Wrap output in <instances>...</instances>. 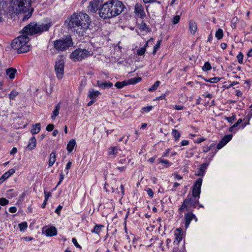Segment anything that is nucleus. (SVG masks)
Masks as SVG:
<instances>
[{"label": "nucleus", "instance_id": "obj_52", "mask_svg": "<svg viewBox=\"0 0 252 252\" xmlns=\"http://www.w3.org/2000/svg\"><path fill=\"white\" fill-rule=\"evenodd\" d=\"M170 151V149H166L163 153V154H162V157H168V154L169 153Z\"/></svg>", "mask_w": 252, "mask_h": 252}, {"label": "nucleus", "instance_id": "obj_62", "mask_svg": "<svg viewBox=\"0 0 252 252\" xmlns=\"http://www.w3.org/2000/svg\"><path fill=\"white\" fill-rule=\"evenodd\" d=\"M117 169H118L121 172H123L125 170L126 167L125 166L118 167Z\"/></svg>", "mask_w": 252, "mask_h": 252}, {"label": "nucleus", "instance_id": "obj_50", "mask_svg": "<svg viewBox=\"0 0 252 252\" xmlns=\"http://www.w3.org/2000/svg\"><path fill=\"white\" fill-rule=\"evenodd\" d=\"M147 192L148 194L151 197H152L154 195V192L151 189H148L147 190Z\"/></svg>", "mask_w": 252, "mask_h": 252}, {"label": "nucleus", "instance_id": "obj_41", "mask_svg": "<svg viewBox=\"0 0 252 252\" xmlns=\"http://www.w3.org/2000/svg\"><path fill=\"white\" fill-rule=\"evenodd\" d=\"M220 80V78L219 77H213L210 78L206 80V82L212 83H215L218 82Z\"/></svg>", "mask_w": 252, "mask_h": 252}, {"label": "nucleus", "instance_id": "obj_40", "mask_svg": "<svg viewBox=\"0 0 252 252\" xmlns=\"http://www.w3.org/2000/svg\"><path fill=\"white\" fill-rule=\"evenodd\" d=\"M160 43H161V40H158V41L157 43L154 46V49H153V55H155L156 54L157 51L158 50V49L160 46Z\"/></svg>", "mask_w": 252, "mask_h": 252}, {"label": "nucleus", "instance_id": "obj_22", "mask_svg": "<svg viewBox=\"0 0 252 252\" xmlns=\"http://www.w3.org/2000/svg\"><path fill=\"white\" fill-rule=\"evenodd\" d=\"M153 38L150 39L148 41H147L146 44L144 45V46L138 49L137 51V54L138 56H142L143 55L145 52H146V48L148 45V43L150 42L151 41H153Z\"/></svg>", "mask_w": 252, "mask_h": 252}, {"label": "nucleus", "instance_id": "obj_24", "mask_svg": "<svg viewBox=\"0 0 252 252\" xmlns=\"http://www.w3.org/2000/svg\"><path fill=\"white\" fill-rule=\"evenodd\" d=\"M40 124L37 123L32 126L31 132L32 134H35L39 132V131H40Z\"/></svg>", "mask_w": 252, "mask_h": 252}, {"label": "nucleus", "instance_id": "obj_23", "mask_svg": "<svg viewBox=\"0 0 252 252\" xmlns=\"http://www.w3.org/2000/svg\"><path fill=\"white\" fill-rule=\"evenodd\" d=\"M17 72V70L14 68H9L6 69V73L9 78L13 79L15 78V73Z\"/></svg>", "mask_w": 252, "mask_h": 252}, {"label": "nucleus", "instance_id": "obj_39", "mask_svg": "<svg viewBox=\"0 0 252 252\" xmlns=\"http://www.w3.org/2000/svg\"><path fill=\"white\" fill-rule=\"evenodd\" d=\"M243 54L242 52H239L238 55L237 56V59L238 60V62L240 64L243 63Z\"/></svg>", "mask_w": 252, "mask_h": 252}, {"label": "nucleus", "instance_id": "obj_56", "mask_svg": "<svg viewBox=\"0 0 252 252\" xmlns=\"http://www.w3.org/2000/svg\"><path fill=\"white\" fill-rule=\"evenodd\" d=\"M10 213H15L17 211V208L15 207H11L9 209Z\"/></svg>", "mask_w": 252, "mask_h": 252}, {"label": "nucleus", "instance_id": "obj_55", "mask_svg": "<svg viewBox=\"0 0 252 252\" xmlns=\"http://www.w3.org/2000/svg\"><path fill=\"white\" fill-rule=\"evenodd\" d=\"M45 194V200L47 201L48 198L51 196V193L50 192H44Z\"/></svg>", "mask_w": 252, "mask_h": 252}, {"label": "nucleus", "instance_id": "obj_57", "mask_svg": "<svg viewBox=\"0 0 252 252\" xmlns=\"http://www.w3.org/2000/svg\"><path fill=\"white\" fill-rule=\"evenodd\" d=\"M120 191L121 192V195L123 196L125 194V190L124 187L123 185H121L120 186Z\"/></svg>", "mask_w": 252, "mask_h": 252}, {"label": "nucleus", "instance_id": "obj_32", "mask_svg": "<svg viewBox=\"0 0 252 252\" xmlns=\"http://www.w3.org/2000/svg\"><path fill=\"white\" fill-rule=\"evenodd\" d=\"M223 36V31L221 29H219L216 32L215 36L218 39H221Z\"/></svg>", "mask_w": 252, "mask_h": 252}, {"label": "nucleus", "instance_id": "obj_21", "mask_svg": "<svg viewBox=\"0 0 252 252\" xmlns=\"http://www.w3.org/2000/svg\"><path fill=\"white\" fill-rule=\"evenodd\" d=\"M100 94V93L98 91L94 89H91L89 91L88 96L92 99H94Z\"/></svg>", "mask_w": 252, "mask_h": 252}, {"label": "nucleus", "instance_id": "obj_47", "mask_svg": "<svg viewBox=\"0 0 252 252\" xmlns=\"http://www.w3.org/2000/svg\"><path fill=\"white\" fill-rule=\"evenodd\" d=\"M72 242L77 248H79L80 249L81 248V246L78 243L77 240L75 238H73L72 239Z\"/></svg>", "mask_w": 252, "mask_h": 252}, {"label": "nucleus", "instance_id": "obj_49", "mask_svg": "<svg viewBox=\"0 0 252 252\" xmlns=\"http://www.w3.org/2000/svg\"><path fill=\"white\" fill-rule=\"evenodd\" d=\"M153 107L152 106H148L142 108V110L145 112H149L152 109Z\"/></svg>", "mask_w": 252, "mask_h": 252}, {"label": "nucleus", "instance_id": "obj_28", "mask_svg": "<svg viewBox=\"0 0 252 252\" xmlns=\"http://www.w3.org/2000/svg\"><path fill=\"white\" fill-rule=\"evenodd\" d=\"M118 152V149L116 147H111L108 149V153L109 156L115 157Z\"/></svg>", "mask_w": 252, "mask_h": 252}, {"label": "nucleus", "instance_id": "obj_59", "mask_svg": "<svg viewBox=\"0 0 252 252\" xmlns=\"http://www.w3.org/2000/svg\"><path fill=\"white\" fill-rule=\"evenodd\" d=\"M17 148H15V147H14L11 150V151L10 152V154H11V155H13V154H16L17 153Z\"/></svg>", "mask_w": 252, "mask_h": 252}, {"label": "nucleus", "instance_id": "obj_44", "mask_svg": "<svg viewBox=\"0 0 252 252\" xmlns=\"http://www.w3.org/2000/svg\"><path fill=\"white\" fill-rule=\"evenodd\" d=\"M180 20V16L176 15L174 16L172 19V23L174 25H176L178 23Z\"/></svg>", "mask_w": 252, "mask_h": 252}, {"label": "nucleus", "instance_id": "obj_19", "mask_svg": "<svg viewBox=\"0 0 252 252\" xmlns=\"http://www.w3.org/2000/svg\"><path fill=\"white\" fill-rule=\"evenodd\" d=\"M175 239L174 243L177 241V244H179L183 238V233L181 228H177L174 231Z\"/></svg>", "mask_w": 252, "mask_h": 252}, {"label": "nucleus", "instance_id": "obj_5", "mask_svg": "<svg viewBox=\"0 0 252 252\" xmlns=\"http://www.w3.org/2000/svg\"><path fill=\"white\" fill-rule=\"evenodd\" d=\"M199 203V198L193 196H188L184 200L181 206L179 208V214L181 216H183V211H192Z\"/></svg>", "mask_w": 252, "mask_h": 252}, {"label": "nucleus", "instance_id": "obj_38", "mask_svg": "<svg viewBox=\"0 0 252 252\" xmlns=\"http://www.w3.org/2000/svg\"><path fill=\"white\" fill-rule=\"evenodd\" d=\"M141 80V78L140 77L132 78L127 81V85L135 84L137 83H138V82L140 81Z\"/></svg>", "mask_w": 252, "mask_h": 252}, {"label": "nucleus", "instance_id": "obj_61", "mask_svg": "<svg viewBox=\"0 0 252 252\" xmlns=\"http://www.w3.org/2000/svg\"><path fill=\"white\" fill-rule=\"evenodd\" d=\"M23 239L26 241H31L33 239V238L32 237H25L23 238Z\"/></svg>", "mask_w": 252, "mask_h": 252}, {"label": "nucleus", "instance_id": "obj_48", "mask_svg": "<svg viewBox=\"0 0 252 252\" xmlns=\"http://www.w3.org/2000/svg\"><path fill=\"white\" fill-rule=\"evenodd\" d=\"M225 119L227 120L228 121V122H229V123H233V121L235 119V116H232L230 117H226Z\"/></svg>", "mask_w": 252, "mask_h": 252}, {"label": "nucleus", "instance_id": "obj_14", "mask_svg": "<svg viewBox=\"0 0 252 252\" xmlns=\"http://www.w3.org/2000/svg\"><path fill=\"white\" fill-rule=\"evenodd\" d=\"M134 12L137 16L141 18L145 17L146 16L143 6L139 3L135 4Z\"/></svg>", "mask_w": 252, "mask_h": 252}, {"label": "nucleus", "instance_id": "obj_4", "mask_svg": "<svg viewBox=\"0 0 252 252\" xmlns=\"http://www.w3.org/2000/svg\"><path fill=\"white\" fill-rule=\"evenodd\" d=\"M29 38L26 35H21L14 39L11 44L13 49L18 51V53H26L31 49L29 44Z\"/></svg>", "mask_w": 252, "mask_h": 252}, {"label": "nucleus", "instance_id": "obj_64", "mask_svg": "<svg viewBox=\"0 0 252 252\" xmlns=\"http://www.w3.org/2000/svg\"><path fill=\"white\" fill-rule=\"evenodd\" d=\"M71 162L70 161H69L66 165V170H68L70 167H71Z\"/></svg>", "mask_w": 252, "mask_h": 252}, {"label": "nucleus", "instance_id": "obj_12", "mask_svg": "<svg viewBox=\"0 0 252 252\" xmlns=\"http://www.w3.org/2000/svg\"><path fill=\"white\" fill-rule=\"evenodd\" d=\"M100 1L99 0H93L90 1L89 5L88 6V11L92 13H95L99 10Z\"/></svg>", "mask_w": 252, "mask_h": 252}, {"label": "nucleus", "instance_id": "obj_16", "mask_svg": "<svg viewBox=\"0 0 252 252\" xmlns=\"http://www.w3.org/2000/svg\"><path fill=\"white\" fill-rule=\"evenodd\" d=\"M97 86L101 89H106L112 87L113 84L109 82L103 80H98L97 81Z\"/></svg>", "mask_w": 252, "mask_h": 252}, {"label": "nucleus", "instance_id": "obj_54", "mask_svg": "<svg viewBox=\"0 0 252 252\" xmlns=\"http://www.w3.org/2000/svg\"><path fill=\"white\" fill-rule=\"evenodd\" d=\"M64 175H63V174L62 173L61 174H60V180L59 181V182L58 183V184H57V186H59V185L61 184V182L63 181V180L64 179Z\"/></svg>", "mask_w": 252, "mask_h": 252}, {"label": "nucleus", "instance_id": "obj_29", "mask_svg": "<svg viewBox=\"0 0 252 252\" xmlns=\"http://www.w3.org/2000/svg\"><path fill=\"white\" fill-rule=\"evenodd\" d=\"M158 163H160L164 164V166L165 168H168L170 166H171L172 163H171L167 159H163L162 158H159L158 159Z\"/></svg>", "mask_w": 252, "mask_h": 252}, {"label": "nucleus", "instance_id": "obj_27", "mask_svg": "<svg viewBox=\"0 0 252 252\" xmlns=\"http://www.w3.org/2000/svg\"><path fill=\"white\" fill-rule=\"evenodd\" d=\"M60 108L61 106L60 104L59 103L55 106V108L52 112V114L51 115L52 119H55L56 117L59 115Z\"/></svg>", "mask_w": 252, "mask_h": 252}, {"label": "nucleus", "instance_id": "obj_36", "mask_svg": "<svg viewBox=\"0 0 252 252\" xmlns=\"http://www.w3.org/2000/svg\"><path fill=\"white\" fill-rule=\"evenodd\" d=\"M212 69V66L209 62H205L204 65L202 67V69L204 71H208Z\"/></svg>", "mask_w": 252, "mask_h": 252}, {"label": "nucleus", "instance_id": "obj_13", "mask_svg": "<svg viewBox=\"0 0 252 252\" xmlns=\"http://www.w3.org/2000/svg\"><path fill=\"white\" fill-rule=\"evenodd\" d=\"M193 219H194L196 222L197 221V218L191 211L185 214V226L186 228L189 227L191 220Z\"/></svg>", "mask_w": 252, "mask_h": 252}, {"label": "nucleus", "instance_id": "obj_35", "mask_svg": "<svg viewBox=\"0 0 252 252\" xmlns=\"http://www.w3.org/2000/svg\"><path fill=\"white\" fill-rule=\"evenodd\" d=\"M19 92L15 90H12L9 94V99L11 100H15V97L19 94Z\"/></svg>", "mask_w": 252, "mask_h": 252}, {"label": "nucleus", "instance_id": "obj_20", "mask_svg": "<svg viewBox=\"0 0 252 252\" xmlns=\"http://www.w3.org/2000/svg\"><path fill=\"white\" fill-rule=\"evenodd\" d=\"M197 29V24L193 21L191 20L189 22V30L190 33L195 34Z\"/></svg>", "mask_w": 252, "mask_h": 252}, {"label": "nucleus", "instance_id": "obj_15", "mask_svg": "<svg viewBox=\"0 0 252 252\" xmlns=\"http://www.w3.org/2000/svg\"><path fill=\"white\" fill-rule=\"evenodd\" d=\"M232 138L231 134L226 135L221 139L217 145L218 149H220L224 146Z\"/></svg>", "mask_w": 252, "mask_h": 252}, {"label": "nucleus", "instance_id": "obj_9", "mask_svg": "<svg viewBox=\"0 0 252 252\" xmlns=\"http://www.w3.org/2000/svg\"><path fill=\"white\" fill-rule=\"evenodd\" d=\"M64 61L61 58L59 59L55 65V70L57 77L59 79H62L64 74Z\"/></svg>", "mask_w": 252, "mask_h": 252}, {"label": "nucleus", "instance_id": "obj_26", "mask_svg": "<svg viewBox=\"0 0 252 252\" xmlns=\"http://www.w3.org/2000/svg\"><path fill=\"white\" fill-rule=\"evenodd\" d=\"M36 140L35 137H32L29 141L28 148L29 150H31L33 149L36 146Z\"/></svg>", "mask_w": 252, "mask_h": 252}, {"label": "nucleus", "instance_id": "obj_37", "mask_svg": "<svg viewBox=\"0 0 252 252\" xmlns=\"http://www.w3.org/2000/svg\"><path fill=\"white\" fill-rule=\"evenodd\" d=\"M172 135L174 137L176 141H177L179 140L181 134L179 132V131L177 129H173L172 131Z\"/></svg>", "mask_w": 252, "mask_h": 252}, {"label": "nucleus", "instance_id": "obj_42", "mask_svg": "<svg viewBox=\"0 0 252 252\" xmlns=\"http://www.w3.org/2000/svg\"><path fill=\"white\" fill-rule=\"evenodd\" d=\"M20 230L23 231L28 227V224L26 222H23L19 224Z\"/></svg>", "mask_w": 252, "mask_h": 252}, {"label": "nucleus", "instance_id": "obj_25", "mask_svg": "<svg viewBox=\"0 0 252 252\" xmlns=\"http://www.w3.org/2000/svg\"><path fill=\"white\" fill-rule=\"evenodd\" d=\"M76 145L75 139H71L69 141L67 145L66 149L69 153H71Z\"/></svg>", "mask_w": 252, "mask_h": 252}, {"label": "nucleus", "instance_id": "obj_6", "mask_svg": "<svg viewBox=\"0 0 252 252\" xmlns=\"http://www.w3.org/2000/svg\"><path fill=\"white\" fill-rule=\"evenodd\" d=\"M50 25L48 24L39 25L34 23H30L23 29V32L28 35L41 33L48 30Z\"/></svg>", "mask_w": 252, "mask_h": 252}, {"label": "nucleus", "instance_id": "obj_1", "mask_svg": "<svg viewBox=\"0 0 252 252\" xmlns=\"http://www.w3.org/2000/svg\"><path fill=\"white\" fill-rule=\"evenodd\" d=\"M91 20L86 13L79 12L73 14L69 19L68 24L71 31L82 35L89 27Z\"/></svg>", "mask_w": 252, "mask_h": 252}, {"label": "nucleus", "instance_id": "obj_17", "mask_svg": "<svg viewBox=\"0 0 252 252\" xmlns=\"http://www.w3.org/2000/svg\"><path fill=\"white\" fill-rule=\"evenodd\" d=\"M208 163H204L200 165L196 175L198 176H203L205 174V172L207 169Z\"/></svg>", "mask_w": 252, "mask_h": 252}, {"label": "nucleus", "instance_id": "obj_46", "mask_svg": "<svg viewBox=\"0 0 252 252\" xmlns=\"http://www.w3.org/2000/svg\"><path fill=\"white\" fill-rule=\"evenodd\" d=\"M54 125L53 124H49L47 126L46 129L48 131H51L54 129Z\"/></svg>", "mask_w": 252, "mask_h": 252}, {"label": "nucleus", "instance_id": "obj_8", "mask_svg": "<svg viewBox=\"0 0 252 252\" xmlns=\"http://www.w3.org/2000/svg\"><path fill=\"white\" fill-rule=\"evenodd\" d=\"M90 55V52L86 49H78L70 55V58L73 61H80Z\"/></svg>", "mask_w": 252, "mask_h": 252}, {"label": "nucleus", "instance_id": "obj_18", "mask_svg": "<svg viewBox=\"0 0 252 252\" xmlns=\"http://www.w3.org/2000/svg\"><path fill=\"white\" fill-rule=\"evenodd\" d=\"M15 172L14 169L11 168L8 171L4 173L0 178V184L2 183L5 180L8 178L10 176H11L12 174H13Z\"/></svg>", "mask_w": 252, "mask_h": 252}, {"label": "nucleus", "instance_id": "obj_30", "mask_svg": "<svg viewBox=\"0 0 252 252\" xmlns=\"http://www.w3.org/2000/svg\"><path fill=\"white\" fill-rule=\"evenodd\" d=\"M56 160V153L54 152H52L50 155L49 160V166H52L55 162Z\"/></svg>", "mask_w": 252, "mask_h": 252}, {"label": "nucleus", "instance_id": "obj_60", "mask_svg": "<svg viewBox=\"0 0 252 252\" xmlns=\"http://www.w3.org/2000/svg\"><path fill=\"white\" fill-rule=\"evenodd\" d=\"M63 207L61 205H59L57 208L55 210V212L57 214H58L59 213V212L61 210V209H62Z\"/></svg>", "mask_w": 252, "mask_h": 252}, {"label": "nucleus", "instance_id": "obj_58", "mask_svg": "<svg viewBox=\"0 0 252 252\" xmlns=\"http://www.w3.org/2000/svg\"><path fill=\"white\" fill-rule=\"evenodd\" d=\"M189 144V141L188 140H184L181 142L182 146H186Z\"/></svg>", "mask_w": 252, "mask_h": 252}, {"label": "nucleus", "instance_id": "obj_63", "mask_svg": "<svg viewBox=\"0 0 252 252\" xmlns=\"http://www.w3.org/2000/svg\"><path fill=\"white\" fill-rule=\"evenodd\" d=\"M226 47H227V44L225 43H221L220 44V47L222 49H225L226 48Z\"/></svg>", "mask_w": 252, "mask_h": 252}, {"label": "nucleus", "instance_id": "obj_7", "mask_svg": "<svg viewBox=\"0 0 252 252\" xmlns=\"http://www.w3.org/2000/svg\"><path fill=\"white\" fill-rule=\"evenodd\" d=\"M53 45L57 50L64 51L72 46L73 43L70 37H66L54 41Z\"/></svg>", "mask_w": 252, "mask_h": 252}, {"label": "nucleus", "instance_id": "obj_51", "mask_svg": "<svg viewBox=\"0 0 252 252\" xmlns=\"http://www.w3.org/2000/svg\"><path fill=\"white\" fill-rule=\"evenodd\" d=\"M173 108L176 110H182L184 109V106L183 105H175Z\"/></svg>", "mask_w": 252, "mask_h": 252}, {"label": "nucleus", "instance_id": "obj_34", "mask_svg": "<svg viewBox=\"0 0 252 252\" xmlns=\"http://www.w3.org/2000/svg\"><path fill=\"white\" fill-rule=\"evenodd\" d=\"M160 82L159 81H157L155 82V83L149 88L148 91L149 92H153L157 89L159 85H160Z\"/></svg>", "mask_w": 252, "mask_h": 252}, {"label": "nucleus", "instance_id": "obj_31", "mask_svg": "<svg viewBox=\"0 0 252 252\" xmlns=\"http://www.w3.org/2000/svg\"><path fill=\"white\" fill-rule=\"evenodd\" d=\"M104 227L103 225H96L94 228L91 230L92 233L98 234L101 230V229Z\"/></svg>", "mask_w": 252, "mask_h": 252}, {"label": "nucleus", "instance_id": "obj_45", "mask_svg": "<svg viewBox=\"0 0 252 252\" xmlns=\"http://www.w3.org/2000/svg\"><path fill=\"white\" fill-rule=\"evenodd\" d=\"M139 28L141 31H146L148 30V28L147 27V25L144 23H142L141 24L139 25Z\"/></svg>", "mask_w": 252, "mask_h": 252}, {"label": "nucleus", "instance_id": "obj_3", "mask_svg": "<svg viewBox=\"0 0 252 252\" xmlns=\"http://www.w3.org/2000/svg\"><path fill=\"white\" fill-rule=\"evenodd\" d=\"M31 7V0H12L11 2V10L14 13H27L24 16L23 20L28 19L32 15V11Z\"/></svg>", "mask_w": 252, "mask_h": 252}, {"label": "nucleus", "instance_id": "obj_33", "mask_svg": "<svg viewBox=\"0 0 252 252\" xmlns=\"http://www.w3.org/2000/svg\"><path fill=\"white\" fill-rule=\"evenodd\" d=\"M127 85V81H124L122 82H117L115 84V86L118 89H121V88H123L124 87L126 86Z\"/></svg>", "mask_w": 252, "mask_h": 252}, {"label": "nucleus", "instance_id": "obj_2", "mask_svg": "<svg viewBox=\"0 0 252 252\" xmlns=\"http://www.w3.org/2000/svg\"><path fill=\"white\" fill-rule=\"evenodd\" d=\"M124 5L118 0H111L104 3L99 9V16L103 19L111 18L120 14Z\"/></svg>", "mask_w": 252, "mask_h": 252}, {"label": "nucleus", "instance_id": "obj_11", "mask_svg": "<svg viewBox=\"0 0 252 252\" xmlns=\"http://www.w3.org/2000/svg\"><path fill=\"white\" fill-rule=\"evenodd\" d=\"M42 233L47 237H52L57 235V230L54 226H45L42 228Z\"/></svg>", "mask_w": 252, "mask_h": 252}, {"label": "nucleus", "instance_id": "obj_43", "mask_svg": "<svg viewBox=\"0 0 252 252\" xmlns=\"http://www.w3.org/2000/svg\"><path fill=\"white\" fill-rule=\"evenodd\" d=\"M9 201L5 198H0V205L5 206L8 204Z\"/></svg>", "mask_w": 252, "mask_h": 252}, {"label": "nucleus", "instance_id": "obj_10", "mask_svg": "<svg viewBox=\"0 0 252 252\" xmlns=\"http://www.w3.org/2000/svg\"><path fill=\"white\" fill-rule=\"evenodd\" d=\"M202 183V178H199L196 181L193 186L192 196H193V197H197L198 198H199Z\"/></svg>", "mask_w": 252, "mask_h": 252}, {"label": "nucleus", "instance_id": "obj_53", "mask_svg": "<svg viewBox=\"0 0 252 252\" xmlns=\"http://www.w3.org/2000/svg\"><path fill=\"white\" fill-rule=\"evenodd\" d=\"M214 146V145L213 144H212L209 147H205L203 149V152H204L205 153L209 152L211 150L212 147H213Z\"/></svg>", "mask_w": 252, "mask_h": 252}]
</instances>
